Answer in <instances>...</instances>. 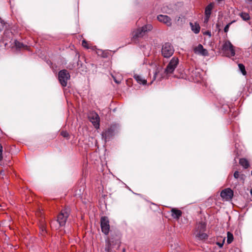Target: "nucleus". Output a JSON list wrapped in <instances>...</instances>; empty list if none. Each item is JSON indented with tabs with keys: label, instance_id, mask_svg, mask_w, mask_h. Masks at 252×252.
Returning a JSON list of instances; mask_svg holds the SVG:
<instances>
[{
	"label": "nucleus",
	"instance_id": "nucleus-1",
	"mask_svg": "<svg viewBox=\"0 0 252 252\" xmlns=\"http://www.w3.org/2000/svg\"><path fill=\"white\" fill-rule=\"evenodd\" d=\"M153 27L151 24H148L144 26L137 29L131 32L132 38L134 40L137 39L144 36L149 31L152 30Z\"/></svg>",
	"mask_w": 252,
	"mask_h": 252
},
{
	"label": "nucleus",
	"instance_id": "nucleus-2",
	"mask_svg": "<svg viewBox=\"0 0 252 252\" xmlns=\"http://www.w3.org/2000/svg\"><path fill=\"white\" fill-rule=\"evenodd\" d=\"M222 50L227 57H231L235 55L234 47L229 41L224 42L222 45Z\"/></svg>",
	"mask_w": 252,
	"mask_h": 252
},
{
	"label": "nucleus",
	"instance_id": "nucleus-3",
	"mask_svg": "<svg viewBox=\"0 0 252 252\" xmlns=\"http://www.w3.org/2000/svg\"><path fill=\"white\" fill-rule=\"evenodd\" d=\"M70 210L69 208H65L62 210L57 217V221L59 226H63L66 223V220L69 215Z\"/></svg>",
	"mask_w": 252,
	"mask_h": 252
},
{
	"label": "nucleus",
	"instance_id": "nucleus-4",
	"mask_svg": "<svg viewBox=\"0 0 252 252\" xmlns=\"http://www.w3.org/2000/svg\"><path fill=\"white\" fill-rule=\"evenodd\" d=\"M174 52V49L172 45L169 43H165L162 45L161 49V54L166 58L170 57Z\"/></svg>",
	"mask_w": 252,
	"mask_h": 252
},
{
	"label": "nucleus",
	"instance_id": "nucleus-5",
	"mask_svg": "<svg viewBox=\"0 0 252 252\" xmlns=\"http://www.w3.org/2000/svg\"><path fill=\"white\" fill-rule=\"evenodd\" d=\"M70 76L69 72L65 69L59 71L58 74L59 81L63 87H65L67 84V81L70 79Z\"/></svg>",
	"mask_w": 252,
	"mask_h": 252
},
{
	"label": "nucleus",
	"instance_id": "nucleus-6",
	"mask_svg": "<svg viewBox=\"0 0 252 252\" xmlns=\"http://www.w3.org/2000/svg\"><path fill=\"white\" fill-rule=\"evenodd\" d=\"M179 64V59L177 57H174L172 58L169 63L168 64L165 72L167 74H171L173 72L175 68Z\"/></svg>",
	"mask_w": 252,
	"mask_h": 252
},
{
	"label": "nucleus",
	"instance_id": "nucleus-7",
	"mask_svg": "<svg viewBox=\"0 0 252 252\" xmlns=\"http://www.w3.org/2000/svg\"><path fill=\"white\" fill-rule=\"evenodd\" d=\"M89 118L90 122L96 128L99 127L100 119L98 115L96 113L94 112H91L89 114Z\"/></svg>",
	"mask_w": 252,
	"mask_h": 252
},
{
	"label": "nucleus",
	"instance_id": "nucleus-8",
	"mask_svg": "<svg viewBox=\"0 0 252 252\" xmlns=\"http://www.w3.org/2000/svg\"><path fill=\"white\" fill-rule=\"evenodd\" d=\"M101 228L102 231L105 234H107L109 233L110 226L109 222L106 217H103L101 218Z\"/></svg>",
	"mask_w": 252,
	"mask_h": 252
},
{
	"label": "nucleus",
	"instance_id": "nucleus-9",
	"mask_svg": "<svg viewBox=\"0 0 252 252\" xmlns=\"http://www.w3.org/2000/svg\"><path fill=\"white\" fill-rule=\"evenodd\" d=\"M233 196V191L230 188L222 190L220 193V196L223 199L227 201L232 199Z\"/></svg>",
	"mask_w": 252,
	"mask_h": 252
},
{
	"label": "nucleus",
	"instance_id": "nucleus-10",
	"mask_svg": "<svg viewBox=\"0 0 252 252\" xmlns=\"http://www.w3.org/2000/svg\"><path fill=\"white\" fill-rule=\"evenodd\" d=\"M157 19L159 22L165 24L168 27H170L172 25L171 19L167 15H159L158 16Z\"/></svg>",
	"mask_w": 252,
	"mask_h": 252
},
{
	"label": "nucleus",
	"instance_id": "nucleus-11",
	"mask_svg": "<svg viewBox=\"0 0 252 252\" xmlns=\"http://www.w3.org/2000/svg\"><path fill=\"white\" fill-rule=\"evenodd\" d=\"M194 52L195 54H198L203 56H207L209 54L207 50L204 49L203 46L199 44L194 48Z\"/></svg>",
	"mask_w": 252,
	"mask_h": 252
},
{
	"label": "nucleus",
	"instance_id": "nucleus-12",
	"mask_svg": "<svg viewBox=\"0 0 252 252\" xmlns=\"http://www.w3.org/2000/svg\"><path fill=\"white\" fill-rule=\"evenodd\" d=\"M214 4L213 3H210L205 8V22H207L211 14L212 10L214 7Z\"/></svg>",
	"mask_w": 252,
	"mask_h": 252
},
{
	"label": "nucleus",
	"instance_id": "nucleus-13",
	"mask_svg": "<svg viewBox=\"0 0 252 252\" xmlns=\"http://www.w3.org/2000/svg\"><path fill=\"white\" fill-rule=\"evenodd\" d=\"M189 25L191 27V31L195 34H197L199 32L200 30V27L199 25L195 22V23H191L190 22L189 23Z\"/></svg>",
	"mask_w": 252,
	"mask_h": 252
},
{
	"label": "nucleus",
	"instance_id": "nucleus-14",
	"mask_svg": "<svg viewBox=\"0 0 252 252\" xmlns=\"http://www.w3.org/2000/svg\"><path fill=\"white\" fill-rule=\"evenodd\" d=\"M182 211L179 209L173 208L171 210V216L174 219H179V218L182 216Z\"/></svg>",
	"mask_w": 252,
	"mask_h": 252
},
{
	"label": "nucleus",
	"instance_id": "nucleus-15",
	"mask_svg": "<svg viewBox=\"0 0 252 252\" xmlns=\"http://www.w3.org/2000/svg\"><path fill=\"white\" fill-rule=\"evenodd\" d=\"M113 241H108L107 243V247L106 248V249L108 252L110 251L112 248L114 247V244H112L113 243ZM115 245L117 246V248H119L120 247V242L119 240H116L115 242Z\"/></svg>",
	"mask_w": 252,
	"mask_h": 252
},
{
	"label": "nucleus",
	"instance_id": "nucleus-16",
	"mask_svg": "<svg viewBox=\"0 0 252 252\" xmlns=\"http://www.w3.org/2000/svg\"><path fill=\"white\" fill-rule=\"evenodd\" d=\"M134 78L135 79L136 81L139 84L145 85L147 83L146 80L143 78L140 75H137V74L134 75Z\"/></svg>",
	"mask_w": 252,
	"mask_h": 252
},
{
	"label": "nucleus",
	"instance_id": "nucleus-17",
	"mask_svg": "<svg viewBox=\"0 0 252 252\" xmlns=\"http://www.w3.org/2000/svg\"><path fill=\"white\" fill-rule=\"evenodd\" d=\"M194 234L196 237L198 238L200 240H205L207 238V235L204 233V232H202L201 234L199 233H194Z\"/></svg>",
	"mask_w": 252,
	"mask_h": 252
},
{
	"label": "nucleus",
	"instance_id": "nucleus-18",
	"mask_svg": "<svg viewBox=\"0 0 252 252\" xmlns=\"http://www.w3.org/2000/svg\"><path fill=\"white\" fill-rule=\"evenodd\" d=\"M239 163L245 168H247L249 166V162L245 158H241L239 160Z\"/></svg>",
	"mask_w": 252,
	"mask_h": 252
},
{
	"label": "nucleus",
	"instance_id": "nucleus-19",
	"mask_svg": "<svg viewBox=\"0 0 252 252\" xmlns=\"http://www.w3.org/2000/svg\"><path fill=\"white\" fill-rule=\"evenodd\" d=\"M196 230H199V231H202V232H205L206 230V225L204 223L201 222L197 224Z\"/></svg>",
	"mask_w": 252,
	"mask_h": 252
},
{
	"label": "nucleus",
	"instance_id": "nucleus-20",
	"mask_svg": "<svg viewBox=\"0 0 252 252\" xmlns=\"http://www.w3.org/2000/svg\"><path fill=\"white\" fill-rule=\"evenodd\" d=\"M50 225L51 228L53 229H58L61 226H59V224L57 220H52L51 222Z\"/></svg>",
	"mask_w": 252,
	"mask_h": 252
},
{
	"label": "nucleus",
	"instance_id": "nucleus-21",
	"mask_svg": "<svg viewBox=\"0 0 252 252\" xmlns=\"http://www.w3.org/2000/svg\"><path fill=\"white\" fill-rule=\"evenodd\" d=\"M239 15L244 21H248L250 19V16L248 13L241 12Z\"/></svg>",
	"mask_w": 252,
	"mask_h": 252
},
{
	"label": "nucleus",
	"instance_id": "nucleus-22",
	"mask_svg": "<svg viewBox=\"0 0 252 252\" xmlns=\"http://www.w3.org/2000/svg\"><path fill=\"white\" fill-rule=\"evenodd\" d=\"M227 243L228 244H230L233 240V234L231 233L228 232L227 233Z\"/></svg>",
	"mask_w": 252,
	"mask_h": 252
},
{
	"label": "nucleus",
	"instance_id": "nucleus-23",
	"mask_svg": "<svg viewBox=\"0 0 252 252\" xmlns=\"http://www.w3.org/2000/svg\"><path fill=\"white\" fill-rule=\"evenodd\" d=\"M238 66H239V68L240 71H241L242 73L244 75H245L246 74L247 72H246V71L245 70V66L243 64H242V63H239L238 64Z\"/></svg>",
	"mask_w": 252,
	"mask_h": 252
},
{
	"label": "nucleus",
	"instance_id": "nucleus-24",
	"mask_svg": "<svg viewBox=\"0 0 252 252\" xmlns=\"http://www.w3.org/2000/svg\"><path fill=\"white\" fill-rule=\"evenodd\" d=\"M82 46L87 48V49H89L91 48V46L90 45V44H89V43H88L86 40H83L82 42Z\"/></svg>",
	"mask_w": 252,
	"mask_h": 252
},
{
	"label": "nucleus",
	"instance_id": "nucleus-25",
	"mask_svg": "<svg viewBox=\"0 0 252 252\" xmlns=\"http://www.w3.org/2000/svg\"><path fill=\"white\" fill-rule=\"evenodd\" d=\"M61 135L64 138H69V134L66 131H61Z\"/></svg>",
	"mask_w": 252,
	"mask_h": 252
},
{
	"label": "nucleus",
	"instance_id": "nucleus-26",
	"mask_svg": "<svg viewBox=\"0 0 252 252\" xmlns=\"http://www.w3.org/2000/svg\"><path fill=\"white\" fill-rule=\"evenodd\" d=\"M5 23L0 18V32L3 30L4 28Z\"/></svg>",
	"mask_w": 252,
	"mask_h": 252
},
{
	"label": "nucleus",
	"instance_id": "nucleus-27",
	"mask_svg": "<svg viewBox=\"0 0 252 252\" xmlns=\"http://www.w3.org/2000/svg\"><path fill=\"white\" fill-rule=\"evenodd\" d=\"M235 22V21H232V22H230V23H228V24H227V25H226V26H225V27H224V32H227L228 31L230 26L231 25V24L232 23H233V22Z\"/></svg>",
	"mask_w": 252,
	"mask_h": 252
},
{
	"label": "nucleus",
	"instance_id": "nucleus-28",
	"mask_svg": "<svg viewBox=\"0 0 252 252\" xmlns=\"http://www.w3.org/2000/svg\"><path fill=\"white\" fill-rule=\"evenodd\" d=\"M15 45L16 46V47L18 48H21L23 47V44L17 41H16L15 42Z\"/></svg>",
	"mask_w": 252,
	"mask_h": 252
},
{
	"label": "nucleus",
	"instance_id": "nucleus-29",
	"mask_svg": "<svg viewBox=\"0 0 252 252\" xmlns=\"http://www.w3.org/2000/svg\"><path fill=\"white\" fill-rule=\"evenodd\" d=\"M2 151L3 148L1 144H0V160H1L2 159Z\"/></svg>",
	"mask_w": 252,
	"mask_h": 252
},
{
	"label": "nucleus",
	"instance_id": "nucleus-30",
	"mask_svg": "<svg viewBox=\"0 0 252 252\" xmlns=\"http://www.w3.org/2000/svg\"><path fill=\"white\" fill-rule=\"evenodd\" d=\"M234 177L236 179H238L239 177V172L238 171H235L234 173Z\"/></svg>",
	"mask_w": 252,
	"mask_h": 252
},
{
	"label": "nucleus",
	"instance_id": "nucleus-31",
	"mask_svg": "<svg viewBox=\"0 0 252 252\" xmlns=\"http://www.w3.org/2000/svg\"><path fill=\"white\" fill-rule=\"evenodd\" d=\"M40 229H41V234L42 235H44L46 233V230H45V228L44 227V226H42V227L40 228Z\"/></svg>",
	"mask_w": 252,
	"mask_h": 252
},
{
	"label": "nucleus",
	"instance_id": "nucleus-32",
	"mask_svg": "<svg viewBox=\"0 0 252 252\" xmlns=\"http://www.w3.org/2000/svg\"><path fill=\"white\" fill-rule=\"evenodd\" d=\"M224 241V239H223V242L222 243H218L217 244L220 247H222L223 245V242Z\"/></svg>",
	"mask_w": 252,
	"mask_h": 252
},
{
	"label": "nucleus",
	"instance_id": "nucleus-33",
	"mask_svg": "<svg viewBox=\"0 0 252 252\" xmlns=\"http://www.w3.org/2000/svg\"><path fill=\"white\" fill-rule=\"evenodd\" d=\"M194 233H199L200 234H201L202 231H199V230H195Z\"/></svg>",
	"mask_w": 252,
	"mask_h": 252
},
{
	"label": "nucleus",
	"instance_id": "nucleus-34",
	"mask_svg": "<svg viewBox=\"0 0 252 252\" xmlns=\"http://www.w3.org/2000/svg\"><path fill=\"white\" fill-rule=\"evenodd\" d=\"M114 81L116 83H117V84H119L120 83V81H119L118 80H117L116 79H115V78H114Z\"/></svg>",
	"mask_w": 252,
	"mask_h": 252
},
{
	"label": "nucleus",
	"instance_id": "nucleus-35",
	"mask_svg": "<svg viewBox=\"0 0 252 252\" xmlns=\"http://www.w3.org/2000/svg\"><path fill=\"white\" fill-rule=\"evenodd\" d=\"M207 34H209L210 36L211 35V33L210 32H207Z\"/></svg>",
	"mask_w": 252,
	"mask_h": 252
},
{
	"label": "nucleus",
	"instance_id": "nucleus-36",
	"mask_svg": "<svg viewBox=\"0 0 252 252\" xmlns=\"http://www.w3.org/2000/svg\"><path fill=\"white\" fill-rule=\"evenodd\" d=\"M250 193L251 195L252 196V189H251Z\"/></svg>",
	"mask_w": 252,
	"mask_h": 252
},
{
	"label": "nucleus",
	"instance_id": "nucleus-37",
	"mask_svg": "<svg viewBox=\"0 0 252 252\" xmlns=\"http://www.w3.org/2000/svg\"><path fill=\"white\" fill-rule=\"evenodd\" d=\"M222 0H217V1H218L219 2H220V1H222Z\"/></svg>",
	"mask_w": 252,
	"mask_h": 252
},
{
	"label": "nucleus",
	"instance_id": "nucleus-38",
	"mask_svg": "<svg viewBox=\"0 0 252 252\" xmlns=\"http://www.w3.org/2000/svg\"><path fill=\"white\" fill-rule=\"evenodd\" d=\"M155 75H156V74H155V75H154V79H155V78H156Z\"/></svg>",
	"mask_w": 252,
	"mask_h": 252
},
{
	"label": "nucleus",
	"instance_id": "nucleus-39",
	"mask_svg": "<svg viewBox=\"0 0 252 252\" xmlns=\"http://www.w3.org/2000/svg\"><path fill=\"white\" fill-rule=\"evenodd\" d=\"M251 174H252V172H251Z\"/></svg>",
	"mask_w": 252,
	"mask_h": 252
}]
</instances>
